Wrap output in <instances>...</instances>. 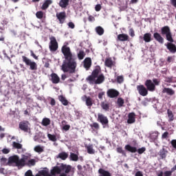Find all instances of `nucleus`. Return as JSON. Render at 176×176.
Wrapping results in <instances>:
<instances>
[{"label": "nucleus", "instance_id": "obj_20", "mask_svg": "<svg viewBox=\"0 0 176 176\" xmlns=\"http://www.w3.org/2000/svg\"><path fill=\"white\" fill-rule=\"evenodd\" d=\"M154 38L157 42H159L160 44H164V39L160 33L155 32L153 34Z\"/></svg>", "mask_w": 176, "mask_h": 176}, {"label": "nucleus", "instance_id": "obj_30", "mask_svg": "<svg viewBox=\"0 0 176 176\" xmlns=\"http://www.w3.org/2000/svg\"><path fill=\"white\" fill-rule=\"evenodd\" d=\"M143 40L146 43H150L151 42V33H146L143 36Z\"/></svg>", "mask_w": 176, "mask_h": 176}, {"label": "nucleus", "instance_id": "obj_18", "mask_svg": "<svg viewBox=\"0 0 176 176\" xmlns=\"http://www.w3.org/2000/svg\"><path fill=\"white\" fill-rule=\"evenodd\" d=\"M19 129L24 132L28 131V121H22L19 123Z\"/></svg>", "mask_w": 176, "mask_h": 176}, {"label": "nucleus", "instance_id": "obj_54", "mask_svg": "<svg viewBox=\"0 0 176 176\" xmlns=\"http://www.w3.org/2000/svg\"><path fill=\"white\" fill-rule=\"evenodd\" d=\"M30 56H32L34 59L36 60H38V56H37L32 50H30Z\"/></svg>", "mask_w": 176, "mask_h": 176}, {"label": "nucleus", "instance_id": "obj_55", "mask_svg": "<svg viewBox=\"0 0 176 176\" xmlns=\"http://www.w3.org/2000/svg\"><path fill=\"white\" fill-rule=\"evenodd\" d=\"M152 82L154 83L155 86H159L160 81L157 78H154L153 79Z\"/></svg>", "mask_w": 176, "mask_h": 176}, {"label": "nucleus", "instance_id": "obj_50", "mask_svg": "<svg viewBox=\"0 0 176 176\" xmlns=\"http://www.w3.org/2000/svg\"><path fill=\"white\" fill-rule=\"evenodd\" d=\"M90 126L91 129L94 128L97 131L100 129V124L97 122H94L93 124L90 125Z\"/></svg>", "mask_w": 176, "mask_h": 176}, {"label": "nucleus", "instance_id": "obj_61", "mask_svg": "<svg viewBox=\"0 0 176 176\" xmlns=\"http://www.w3.org/2000/svg\"><path fill=\"white\" fill-rule=\"evenodd\" d=\"M4 155L10 153V151L8 148H4L1 151Z\"/></svg>", "mask_w": 176, "mask_h": 176}, {"label": "nucleus", "instance_id": "obj_27", "mask_svg": "<svg viewBox=\"0 0 176 176\" xmlns=\"http://www.w3.org/2000/svg\"><path fill=\"white\" fill-rule=\"evenodd\" d=\"M69 0H60L59 1L58 6L60 8H65L69 6Z\"/></svg>", "mask_w": 176, "mask_h": 176}, {"label": "nucleus", "instance_id": "obj_35", "mask_svg": "<svg viewBox=\"0 0 176 176\" xmlns=\"http://www.w3.org/2000/svg\"><path fill=\"white\" fill-rule=\"evenodd\" d=\"M95 31H96V32H97V34H98L99 36H102V35H103L104 33V28H102L101 26H97V27H96Z\"/></svg>", "mask_w": 176, "mask_h": 176}, {"label": "nucleus", "instance_id": "obj_57", "mask_svg": "<svg viewBox=\"0 0 176 176\" xmlns=\"http://www.w3.org/2000/svg\"><path fill=\"white\" fill-rule=\"evenodd\" d=\"M30 108L26 109V110L24 111V116H30Z\"/></svg>", "mask_w": 176, "mask_h": 176}, {"label": "nucleus", "instance_id": "obj_42", "mask_svg": "<svg viewBox=\"0 0 176 176\" xmlns=\"http://www.w3.org/2000/svg\"><path fill=\"white\" fill-rule=\"evenodd\" d=\"M116 104L119 108H121L123 107V104H124V100H123L122 98H118V100L116 101Z\"/></svg>", "mask_w": 176, "mask_h": 176}, {"label": "nucleus", "instance_id": "obj_16", "mask_svg": "<svg viewBox=\"0 0 176 176\" xmlns=\"http://www.w3.org/2000/svg\"><path fill=\"white\" fill-rule=\"evenodd\" d=\"M83 98H85V104L86 106L89 108V109H91V107L93 106L94 104V100L91 97H87V96L85 95Z\"/></svg>", "mask_w": 176, "mask_h": 176}, {"label": "nucleus", "instance_id": "obj_29", "mask_svg": "<svg viewBox=\"0 0 176 176\" xmlns=\"http://www.w3.org/2000/svg\"><path fill=\"white\" fill-rule=\"evenodd\" d=\"M52 3V0H46L44 2V3H43L41 6V10H46Z\"/></svg>", "mask_w": 176, "mask_h": 176}, {"label": "nucleus", "instance_id": "obj_28", "mask_svg": "<svg viewBox=\"0 0 176 176\" xmlns=\"http://www.w3.org/2000/svg\"><path fill=\"white\" fill-rule=\"evenodd\" d=\"M168 151L165 149V148H161L159 152V155L161 159H166Z\"/></svg>", "mask_w": 176, "mask_h": 176}, {"label": "nucleus", "instance_id": "obj_32", "mask_svg": "<svg viewBox=\"0 0 176 176\" xmlns=\"http://www.w3.org/2000/svg\"><path fill=\"white\" fill-rule=\"evenodd\" d=\"M36 164V160L35 159H30L28 162L27 160H25V166H34Z\"/></svg>", "mask_w": 176, "mask_h": 176}, {"label": "nucleus", "instance_id": "obj_49", "mask_svg": "<svg viewBox=\"0 0 176 176\" xmlns=\"http://www.w3.org/2000/svg\"><path fill=\"white\" fill-rule=\"evenodd\" d=\"M87 153L89 155H94V150L91 146H88L87 147Z\"/></svg>", "mask_w": 176, "mask_h": 176}, {"label": "nucleus", "instance_id": "obj_13", "mask_svg": "<svg viewBox=\"0 0 176 176\" xmlns=\"http://www.w3.org/2000/svg\"><path fill=\"white\" fill-rule=\"evenodd\" d=\"M51 82L53 83V84H58L60 83V77L58 76V75H57L55 73H52L50 74V79Z\"/></svg>", "mask_w": 176, "mask_h": 176}, {"label": "nucleus", "instance_id": "obj_59", "mask_svg": "<svg viewBox=\"0 0 176 176\" xmlns=\"http://www.w3.org/2000/svg\"><path fill=\"white\" fill-rule=\"evenodd\" d=\"M67 26H69V28L71 29L75 28V24L72 22H69V23H67Z\"/></svg>", "mask_w": 176, "mask_h": 176}, {"label": "nucleus", "instance_id": "obj_40", "mask_svg": "<svg viewBox=\"0 0 176 176\" xmlns=\"http://www.w3.org/2000/svg\"><path fill=\"white\" fill-rule=\"evenodd\" d=\"M41 124L44 126H50L51 124V120L50 118H43Z\"/></svg>", "mask_w": 176, "mask_h": 176}, {"label": "nucleus", "instance_id": "obj_44", "mask_svg": "<svg viewBox=\"0 0 176 176\" xmlns=\"http://www.w3.org/2000/svg\"><path fill=\"white\" fill-rule=\"evenodd\" d=\"M77 56H78V58L81 60L84 59L85 56H86V54L85 53L84 51L80 50L79 51Z\"/></svg>", "mask_w": 176, "mask_h": 176}, {"label": "nucleus", "instance_id": "obj_10", "mask_svg": "<svg viewBox=\"0 0 176 176\" xmlns=\"http://www.w3.org/2000/svg\"><path fill=\"white\" fill-rule=\"evenodd\" d=\"M107 95L110 98H116L119 96V91L114 89H109L107 91Z\"/></svg>", "mask_w": 176, "mask_h": 176}, {"label": "nucleus", "instance_id": "obj_41", "mask_svg": "<svg viewBox=\"0 0 176 176\" xmlns=\"http://www.w3.org/2000/svg\"><path fill=\"white\" fill-rule=\"evenodd\" d=\"M8 159H6V157H3V156H0V164L1 166H7L8 164Z\"/></svg>", "mask_w": 176, "mask_h": 176}, {"label": "nucleus", "instance_id": "obj_25", "mask_svg": "<svg viewBox=\"0 0 176 176\" xmlns=\"http://www.w3.org/2000/svg\"><path fill=\"white\" fill-rule=\"evenodd\" d=\"M98 174L99 176H112L110 172L102 168L98 169Z\"/></svg>", "mask_w": 176, "mask_h": 176}, {"label": "nucleus", "instance_id": "obj_14", "mask_svg": "<svg viewBox=\"0 0 176 176\" xmlns=\"http://www.w3.org/2000/svg\"><path fill=\"white\" fill-rule=\"evenodd\" d=\"M165 46H166V48L169 51V52H171L173 54H175L176 52V45L173 43H167L164 44Z\"/></svg>", "mask_w": 176, "mask_h": 176}, {"label": "nucleus", "instance_id": "obj_21", "mask_svg": "<svg viewBox=\"0 0 176 176\" xmlns=\"http://www.w3.org/2000/svg\"><path fill=\"white\" fill-rule=\"evenodd\" d=\"M129 36L127 35L126 34H120L118 36V40L121 42L127 41H129Z\"/></svg>", "mask_w": 176, "mask_h": 176}, {"label": "nucleus", "instance_id": "obj_51", "mask_svg": "<svg viewBox=\"0 0 176 176\" xmlns=\"http://www.w3.org/2000/svg\"><path fill=\"white\" fill-rule=\"evenodd\" d=\"M116 81L118 83L121 84L123 82V81H124V79L122 76H119L116 78Z\"/></svg>", "mask_w": 176, "mask_h": 176}, {"label": "nucleus", "instance_id": "obj_8", "mask_svg": "<svg viewBox=\"0 0 176 176\" xmlns=\"http://www.w3.org/2000/svg\"><path fill=\"white\" fill-rule=\"evenodd\" d=\"M136 89L138 91L139 94L142 97H146L148 95V91H149L143 85H138Z\"/></svg>", "mask_w": 176, "mask_h": 176}, {"label": "nucleus", "instance_id": "obj_34", "mask_svg": "<svg viewBox=\"0 0 176 176\" xmlns=\"http://www.w3.org/2000/svg\"><path fill=\"white\" fill-rule=\"evenodd\" d=\"M98 77L90 75L89 77L86 78V80L89 82V84L92 85L94 83H96V79Z\"/></svg>", "mask_w": 176, "mask_h": 176}, {"label": "nucleus", "instance_id": "obj_19", "mask_svg": "<svg viewBox=\"0 0 176 176\" xmlns=\"http://www.w3.org/2000/svg\"><path fill=\"white\" fill-rule=\"evenodd\" d=\"M61 168H60L59 166H54L53 169H51L50 170V175L52 176H56V175H60L61 173Z\"/></svg>", "mask_w": 176, "mask_h": 176}, {"label": "nucleus", "instance_id": "obj_38", "mask_svg": "<svg viewBox=\"0 0 176 176\" xmlns=\"http://www.w3.org/2000/svg\"><path fill=\"white\" fill-rule=\"evenodd\" d=\"M168 122H170L175 120L173 112L170 109L167 110Z\"/></svg>", "mask_w": 176, "mask_h": 176}, {"label": "nucleus", "instance_id": "obj_31", "mask_svg": "<svg viewBox=\"0 0 176 176\" xmlns=\"http://www.w3.org/2000/svg\"><path fill=\"white\" fill-rule=\"evenodd\" d=\"M68 156H69V155L67 152H61V153H58L57 157L61 159L63 161H65L67 159Z\"/></svg>", "mask_w": 176, "mask_h": 176}, {"label": "nucleus", "instance_id": "obj_43", "mask_svg": "<svg viewBox=\"0 0 176 176\" xmlns=\"http://www.w3.org/2000/svg\"><path fill=\"white\" fill-rule=\"evenodd\" d=\"M34 151H36L38 153H41L44 151V149L40 145H36V146H34Z\"/></svg>", "mask_w": 176, "mask_h": 176}, {"label": "nucleus", "instance_id": "obj_6", "mask_svg": "<svg viewBox=\"0 0 176 176\" xmlns=\"http://www.w3.org/2000/svg\"><path fill=\"white\" fill-rule=\"evenodd\" d=\"M25 176H33L32 172L31 170H28L25 172ZM36 176H51V174L49 173L48 169L42 170L38 171V173L36 175Z\"/></svg>", "mask_w": 176, "mask_h": 176}, {"label": "nucleus", "instance_id": "obj_17", "mask_svg": "<svg viewBox=\"0 0 176 176\" xmlns=\"http://www.w3.org/2000/svg\"><path fill=\"white\" fill-rule=\"evenodd\" d=\"M58 98L59 102H60L65 107H67L69 104H71V102H69L67 98H65L63 95L58 96Z\"/></svg>", "mask_w": 176, "mask_h": 176}, {"label": "nucleus", "instance_id": "obj_62", "mask_svg": "<svg viewBox=\"0 0 176 176\" xmlns=\"http://www.w3.org/2000/svg\"><path fill=\"white\" fill-rule=\"evenodd\" d=\"M70 128H71L70 125H65L63 126V131H69Z\"/></svg>", "mask_w": 176, "mask_h": 176}, {"label": "nucleus", "instance_id": "obj_48", "mask_svg": "<svg viewBox=\"0 0 176 176\" xmlns=\"http://www.w3.org/2000/svg\"><path fill=\"white\" fill-rule=\"evenodd\" d=\"M116 151H118V153L122 154L124 156H126V152L124 151V150L122 149V147H118V148H116Z\"/></svg>", "mask_w": 176, "mask_h": 176}, {"label": "nucleus", "instance_id": "obj_64", "mask_svg": "<svg viewBox=\"0 0 176 176\" xmlns=\"http://www.w3.org/2000/svg\"><path fill=\"white\" fill-rule=\"evenodd\" d=\"M170 3L173 7L176 8V0H170Z\"/></svg>", "mask_w": 176, "mask_h": 176}, {"label": "nucleus", "instance_id": "obj_7", "mask_svg": "<svg viewBox=\"0 0 176 176\" xmlns=\"http://www.w3.org/2000/svg\"><path fill=\"white\" fill-rule=\"evenodd\" d=\"M56 16L59 24L63 25L65 23L67 19V13L65 12H57Z\"/></svg>", "mask_w": 176, "mask_h": 176}, {"label": "nucleus", "instance_id": "obj_63", "mask_svg": "<svg viewBox=\"0 0 176 176\" xmlns=\"http://www.w3.org/2000/svg\"><path fill=\"white\" fill-rule=\"evenodd\" d=\"M168 135H169V133L164 132L162 135V139H166L168 138Z\"/></svg>", "mask_w": 176, "mask_h": 176}, {"label": "nucleus", "instance_id": "obj_5", "mask_svg": "<svg viewBox=\"0 0 176 176\" xmlns=\"http://www.w3.org/2000/svg\"><path fill=\"white\" fill-rule=\"evenodd\" d=\"M49 48L51 52H55L58 49V43L56 39V37L52 36L50 38Z\"/></svg>", "mask_w": 176, "mask_h": 176}, {"label": "nucleus", "instance_id": "obj_46", "mask_svg": "<svg viewBox=\"0 0 176 176\" xmlns=\"http://www.w3.org/2000/svg\"><path fill=\"white\" fill-rule=\"evenodd\" d=\"M47 137H48L50 141H52V142L57 141L56 135H52L50 133H48V135H47Z\"/></svg>", "mask_w": 176, "mask_h": 176}, {"label": "nucleus", "instance_id": "obj_26", "mask_svg": "<svg viewBox=\"0 0 176 176\" xmlns=\"http://www.w3.org/2000/svg\"><path fill=\"white\" fill-rule=\"evenodd\" d=\"M125 149L126 151H129L131 153H137V148L135 146H132L129 144L125 146Z\"/></svg>", "mask_w": 176, "mask_h": 176}, {"label": "nucleus", "instance_id": "obj_39", "mask_svg": "<svg viewBox=\"0 0 176 176\" xmlns=\"http://www.w3.org/2000/svg\"><path fill=\"white\" fill-rule=\"evenodd\" d=\"M100 67H97L96 69L91 72V76H95V77H98V74H100Z\"/></svg>", "mask_w": 176, "mask_h": 176}, {"label": "nucleus", "instance_id": "obj_12", "mask_svg": "<svg viewBox=\"0 0 176 176\" xmlns=\"http://www.w3.org/2000/svg\"><path fill=\"white\" fill-rule=\"evenodd\" d=\"M60 169L62 171H65V174H68L71 171H75V168H72V166L69 165H65L62 164L60 166Z\"/></svg>", "mask_w": 176, "mask_h": 176}, {"label": "nucleus", "instance_id": "obj_23", "mask_svg": "<svg viewBox=\"0 0 176 176\" xmlns=\"http://www.w3.org/2000/svg\"><path fill=\"white\" fill-rule=\"evenodd\" d=\"M162 93H164V94L166 93L168 96H173L175 95V91L173 89H172L171 88L165 87V88H164Z\"/></svg>", "mask_w": 176, "mask_h": 176}, {"label": "nucleus", "instance_id": "obj_9", "mask_svg": "<svg viewBox=\"0 0 176 176\" xmlns=\"http://www.w3.org/2000/svg\"><path fill=\"white\" fill-rule=\"evenodd\" d=\"M144 86H146L148 91L154 92L155 90V85L151 80H146V82H144Z\"/></svg>", "mask_w": 176, "mask_h": 176}, {"label": "nucleus", "instance_id": "obj_47", "mask_svg": "<svg viewBox=\"0 0 176 176\" xmlns=\"http://www.w3.org/2000/svg\"><path fill=\"white\" fill-rule=\"evenodd\" d=\"M43 15H44V13L42 11H38L36 13V16L37 19H43Z\"/></svg>", "mask_w": 176, "mask_h": 176}, {"label": "nucleus", "instance_id": "obj_15", "mask_svg": "<svg viewBox=\"0 0 176 176\" xmlns=\"http://www.w3.org/2000/svg\"><path fill=\"white\" fill-rule=\"evenodd\" d=\"M92 65V60L91 58L89 57H87L83 60V67L86 69V70H89Z\"/></svg>", "mask_w": 176, "mask_h": 176}, {"label": "nucleus", "instance_id": "obj_1", "mask_svg": "<svg viewBox=\"0 0 176 176\" xmlns=\"http://www.w3.org/2000/svg\"><path fill=\"white\" fill-rule=\"evenodd\" d=\"M62 53L65 56V60L63 61L62 65L63 72H69L70 74L76 72L77 63L75 56H73L69 47L64 45L62 47Z\"/></svg>", "mask_w": 176, "mask_h": 176}, {"label": "nucleus", "instance_id": "obj_56", "mask_svg": "<svg viewBox=\"0 0 176 176\" xmlns=\"http://www.w3.org/2000/svg\"><path fill=\"white\" fill-rule=\"evenodd\" d=\"M105 95V92L104 91H101L98 94V98L99 100H102V97H104V96Z\"/></svg>", "mask_w": 176, "mask_h": 176}, {"label": "nucleus", "instance_id": "obj_11", "mask_svg": "<svg viewBox=\"0 0 176 176\" xmlns=\"http://www.w3.org/2000/svg\"><path fill=\"white\" fill-rule=\"evenodd\" d=\"M98 121L102 125L109 124L108 118L102 113H98Z\"/></svg>", "mask_w": 176, "mask_h": 176}, {"label": "nucleus", "instance_id": "obj_53", "mask_svg": "<svg viewBox=\"0 0 176 176\" xmlns=\"http://www.w3.org/2000/svg\"><path fill=\"white\" fill-rule=\"evenodd\" d=\"M50 104L51 107H54L56 105V100L53 98H50Z\"/></svg>", "mask_w": 176, "mask_h": 176}, {"label": "nucleus", "instance_id": "obj_60", "mask_svg": "<svg viewBox=\"0 0 176 176\" xmlns=\"http://www.w3.org/2000/svg\"><path fill=\"white\" fill-rule=\"evenodd\" d=\"M102 7L100 4H98L97 6H95V11L96 12H99L100 11Z\"/></svg>", "mask_w": 176, "mask_h": 176}, {"label": "nucleus", "instance_id": "obj_3", "mask_svg": "<svg viewBox=\"0 0 176 176\" xmlns=\"http://www.w3.org/2000/svg\"><path fill=\"white\" fill-rule=\"evenodd\" d=\"M161 34L165 35L168 43H174L173 37L172 36L171 31L169 26H164L161 28Z\"/></svg>", "mask_w": 176, "mask_h": 176}, {"label": "nucleus", "instance_id": "obj_4", "mask_svg": "<svg viewBox=\"0 0 176 176\" xmlns=\"http://www.w3.org/2000/svg\"><path fill=\"white\" fill-rule=\"evenodd\" d=\"M22 61L25 63V65L30 66V69L32 71H35L38 69V65L29 59L27 56H22Z\"/></svg>", "mask_w": 176, "mask_h": 176}, {"label": "nucleus", "instance_id": "obj_33", "mask_svg": "<svg viewBox=\"0 0 176 176\" xmlns=\"http://www.w3.org/2000/svg\"><path fill=\"white\" fill-rule=\"evenodd\" d=\"M113 65V62L112 60V58H108L105 60V66L108 68H112Z\"/></svg>", "mask_w": 176, "mask_h": 176}, {"label": "nucleus", "instance_id": "obj_2", "mask_svg": "<svg viewBox=\"0 0 176 176\" xmlns=\"http://www.w3.org/2000/svg\"><path fill=\"white\" fill-rule=\"evenodd\" d=\"M29 157L28 155L22 156L21 159L19 158V155L10 156L8 160V165L12 166L15 164L17 167L23 168L25 166V161H28Z\"/></svg>", "mask_w": 176, "mask_h": 176}, {"label": "nucleus", "instance_id": "obj_22", "mask_svg": "<svg viewBox=\"0 0 176 176\" xmlns=\"http://www.w3.org/2000/svg\"><path fill=\"white\" fill-rule=\"evenodd\" d=\"M135 122V113L132 112L128 114V120L127 123L129 124H134Z\"/></svg>", "mask_w": 176, "mask_h": 176}, {"label": "nucleus", "instance_id": "obj_52", "mask_svg": "<svg viewBox=\"0 0 176 176\" xmlns=\"http://www.w3.org/2000/svg\"><path fill=\"white\" fill-rule=\"evenodd\" d=\"M146 151V148L145 147H142L140 148L137 149V151L139 155H142L144 152Z\"/></svg>", "mask_w": 176, "mask_h": 176}, {"label": "nucleus", "instance_id": "obj_24", "mask_svg": "<svg viewBox=\"0 0 176 176\" xmlns=\"http://www.w3.org/2000/svg\"><path fill=\"white\" fill-rule=\"evenodd\" d=\"M105 80V77L104 74H101L97 77V80H95L96 85H100L101 83H103Z\"/></svg>", "mask_w": 176, "mask_h": 176}, {"label": "nucleus", "instance_id": "obj_37", "mask_svg": "<svg viewBox=\"0 0 176 176\" xmlns=\"http://www.w3.org/2000/svg\"><path fill=\"white\" fill-rule=\"evenodd\" d=\"M101 107L102 108L103 110L108 111L109 110L110 104L107 102H102Z\"/></svg>", "mask_w": 176, "mask_h": 176}, {"label": "nucleus", "instance_id": "obj_58", "mask_svg": "<svg viewBox=\"0 0 176 176\" xmlns=\"http://www.w3.org/2000/svg\"><path fill=\"white\" fill-rule=\"evenodd\" d=\"M172 171L170 170H166L165 171L163 174H164V176H171L172 175Z\"/></svg>", "mask_w": 176, "mask_h": 176}, {"label": "nucleus", "instance_id": "obj_45", "mask_svg": "<svg viewBox=\"0 0 176 176\" xmlns=\"http://www.w3.org/2000/svg\"><path fill=\"white\" fill-rule=\"evenodd\" d=\"M12 146L16 149H22L23 148V145L16 142H13Z\"/></svg>", "mask_w": 176, "mask_h": 176}, {"label": "nucleus", "instance_id": "obj_36", "mask_svg": "<svg viewBox=\"0 0 176 176\" xmlns=\"http://www.w3.org/2000/svg\"><path fill=\"white\" fill-rule=\"evenodd\" d=\"M69 158L72 162H78L79 160V156L74 153H70Z\"/></svg>", "mask_w": 176, "mask_h": 176}]
</instances>
